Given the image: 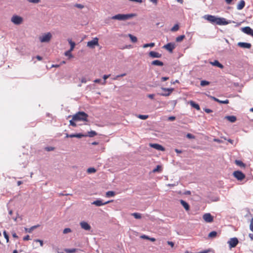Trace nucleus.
Masks as SVG:
<instances>
[{
  "label": "nucleus",
  "instance_id": "obj_1",
  "mask_svg": "<svg viewBox=\"0 0 253 253\" xmlns=\"http://www.w3.org/2000/svg\"><path fill=\"white\" fill-rule=\"evenodd\" d=\"M136 16V14L135 13H129L126 14H118L110 17V19L114 20H118L121 21H125L128 19H130Z\"/></svg>",
  "mask_w": 253,
  "mask_h": 253
},
{
  "label": "nucleus",
  "instance_id": "obj_2",
  "mask_svg": "<svg viewBox=\"0 0 253 253\" xmlns=\"http://www.w3.org/2000/svg\"><path fill=\"white\" fill-rule=\"evenodd\" d=\"M88 115L84 112L79 111L73 116V120L78 121L88 122Z\"/></svg>",
  "mask_w": 253,
  "mask_h": 253
},
{
  "label": "nucleus",
  "instance_id": "obj_3",
  "mask_svg": "<svg viewBox=\"0 0 253 253\" xmlns=\"http://www.w3.org/2000/svg\"><path fill=\"white\" fill-rule=\"evenodd\" d=\"M52 38V35L48 32L40 37V41L41 42H48Z\"/></svg>",
  "mask_w": 253,
  "mask_h": 253
},
{
  "label": "nucleus",
  "instance_id": "obj_4",
  "mask_svg": "<svg viewBox=\"0 0 253 253\" xmlns=\"http://www.w3.org/2000/svg\"><path fill=\"white\" fill-rule=\"evenodd\" d=\"M161 89L164 91H165V92L158 93V94L163 96H169L174 90L173 88H166L162 87H161Z\"/></svg>",
  "mask_w": 253,
  "mask_h": 253
},
{
  "label": "nucleus",
  "instance_id": "obj_5",
  "mask_svg": "<svg viewBox=\"0 0 253 253\" xmlns=\"http://www.w3.org/2000/svg\"><path fill=\"white\" fill-rule=\"evenodd\" d=\"M98 45H99L98 39L96 37L93 38L92 40L87 42V46L91 49L94 48L95 46Z\"/></svg>",
  "mask_w": 253,
  "mask_h": 253
},
{
  "label": "nucleus",
  "instance_id": "obj_6",
  "mask_svg": "<svg viewBox=\"0 0 253 253\" xmlns=\"http://www.w3.org/2000/svg\"><path fill=\"white\" fill-rule=\"evenodd\" d=\"M204 18L209 21L212 24H216L217 23V21L218 19V17H215V16L211 15H206L204 16Z\"/></svg>",
  "mask_w": 253,
  "mask_h": 253
},
{
  "label": "nucleus",
  "instance_id": "obj_7",
  "mask_svg": "<svg viewBox=\"0 0 253 253\" xmlns=\"http://www.w3.org/2000/svg\"><path fill=\"white\" fill-rule=\"evenodd\" d=\"M234 176L238 180H242L245 178V175L242 171L240 170L235 171L233 172Z\"/></svg>",
  "mask_w": 253,
  "mask_h": 253
},
{
  "label": "nucleus",
  "instance_id": "obj_8",
  "mask_svg": "<svg viewBox=\"0 0 253 253\" xmlns=\"http://www.w3.org/2000/svg\"><path fill=\"white\" fill-rule=\"evenodd\" d=\"M238 243V239L236 237L230 238L228 241V244H229V246L230 249L236 247Z\"/></svg>",
  "mask_w": 253,
  "mask_h": 253
},
{
  "label": "nucleus",
  "instance_id": "obj_9",
  "mask_svg": "<svg viewBox=\"0 0 253 253\" xmlns=\"http://www.w3.org/2000/svg\"><path fill=\"white\" fill-rule=\"evenodd\" d=\"M11 21L16 25H20L23 21V18L18 15H13L11 19Z\"/></svg>",
  "mask_w": 253,
  "mask_h": 253
},
{
  "label": "nucleus",
  "instance_id": "obj_10",
  "mask_svg": "<svg viewBox=\"0 0 253 253\" xmlns=\"http://www.w3.org/2000/svg\"><path fill=\"white\" fill-rule=\"evenodd\" d=\"M163 48L169 51L170 53L173 52V50L175 48V44L174 42H169L164 45Z\"/></svg>",
  "mask_w": 253,
  "mask_h": 253
},
{
  "label": "nucleus",
  "instance_id": "obj_11",
  "mask_svg": "<svg viewBox=\"0 0 253 253\" xmlns=\"http://www.w3.org/2000/svg\"><path fill=\"white\" fill-rule=\"evenodd\" d=\"M203 218L204 220L208 223H210L213 221V217L210 213H207L203 215Z\"/></svg>",
  "mask_w": 253,
  "mask_h": 253
},
{
  "label": "nucleus",
  "instance_id": "obj_12",
  "mask_svg": "<svg viewBox=\"0 0 253 253\" xmlns=\"http://www.w3.org/2000/svg\"><path fill=\"white\" fill-rule=\"evenodd\" d=\"M231 22L235 23L234 21H226L224 18H218L217 25H225L231 23Z\"/></svg>",
  "mask_w": 253,
  "mask_h": 253
},
{
  "label": "nucleus",
  "instance_id": "obj_13",
  "mask_svg": "<svg viewBox=\"0 0 253 253\" xmlns=\"http://www.w3.org/2000/svg\"><path fill=\"white\" fill-rule=\"evenodd\" d=\"M112 201H108L103 203L102 200H97L93 202L91 204L92 205H95L96 206L99 207V206L106 205V204L110 203Z\"/></svg>",
  "mask_w": 253,
  "mask_h": 253
},
{
  "label": "nucleus",
  "instance_id": "obj_14",
  "mask_svg": "<svg viewBox=\"0 0 253 253\" xmlns=\"http://www.w3.org/2000/svg\"><path fill=\"white\" fill-rule=\"evenodd\" d=\"M149 56L153 58H161L162 56V54L159 53V52L154 51H151L149 53Z\"/></svg>",
  "mask_w": 253,
  "mask_h": 253
},
{
  "label": "nucleus",
  "instance_id": "obj_15",
  "mask_svg": "<svg viewBox=\"0 0 253 253\" xmlns=\"http://www.w3.org/2000/svg\"><path fill=\"white\" fill-rule=\"evenodd\" d=\"M207 95L210 97V98H211V99H212L213 100L216 101V102H217L220 104H228L229 103V100L228 99H226L225 100H224V101H222V100H220L219 99L216 98V97H214V96H211L210 95Z\"/></svg>",
  "mask_w": 253,
  "mask_h": 253
},
{
  "label": "nucleus",
  "instance_id": "obj_16",
  "mask_svg": "<svg viewBox=\"0 0 253 253\" xmlns=\"http://www.w3.org/2000/svg\"><path fill=\"white\" fill-rule=\"evenodd\" d=\"M80 225L82 228L85 230L89 231L91 229L90 225L85 221H82L80 222Z\"/></svg>",
  "mask_w": 253,
  "mask_h": 253
},
{
  "label": "nucleus",
  "instance_id": "obj_17",
  "mask_svg": "<svg viewBox=\"0 0 253 253\" xmlns=\"http://www.w3.org/2000/svg\"><path fill=\"white\" fill-rule=\"evenodd\" d=\"M150 146L156 150H160V151H164L165 148L162 146L161 145H160L157 143H150Z\"/></svg>",
  "mask_w": 253,
  "mask_h": 253
},
{
  "label": "nucleus",
  "instance_id": "obj_18",
  "mask_svg": "<svg viewBox=\"0 0 253 253\" xmlns=\"http://www.w3.org/2000/svg\"><path fill=\"white\" fill-rule=\"evenodd\" d=\"M238 46L243 48L250 49L252 47L250 43L239 42L237 44Z\"/></svg>",
  "mask_w": 253,
  "mask_h": 253
},
{
  "label": "nucleus",
  "instance_id": "obj_19",
  "mask_svg": "<svg viewBox=\"0 0 253 253\" xmlns=\"http://www.w3.org/2000/svg\"><path fill=\"white\" fill-rule=\"evenodd\" d=\"M242 31L245 34L251 35L252 34L253 30L250 27H245L242 28Z\"/></svg>",
  "mask_w": 253,
  "mask_h": 253
},
{
  "label": "nucleus",
  "instance_id": "obj_20",
  "mask_svg": "<svg viewBox=\"0 0 253 253\" xmlns=\"http://www.w3.org/2000/svg\"><path fill=\"white\" fill-rule=\"evenodd\" d=\"M180 203L186 211L190 210V206L188 203L183 200H180Z\"/></svg>",
  "mask_w": 253,
  "mask_h": 253
},
{
  "label": "nucleus",
  "instance_id": "obj_21",
  "mask_svg": "<svg viewBox=\"0 0 253 253\" xmlns=\"http://www.w3.org/2000/svg\"><path fill=\"white\" fill-rule=\"evenodd\" d=\"M210 63L213 65L219 67L220 69H223L224 66L218 60H214L213 62H211Z\"/></svg>",
  "mask_w": 253,
  "mask_h": 253
},
{
  "label": "nucleus",
  "instance_id": "obj_22",
  "mask_svg": "<svg viewBox=\"0 0 253 253\" xmlns=\"http://www.w3.org/2000/svg\"><path fill=\"white\" fill-rule=\"evenodd\" d=\"M224 119L231 123H234L237 120L236 117L234 116H226L225 117Z\"/></svg>",
  "mask_w": 253,
  "mask_h": 253
},
{
  "label": "nucleus",
  "instance_id": "obj_23",
  "mask_svg": "<svg viewBox=\"0 0 253 253\" xmlns=\"http://www.w3.org/2000/svg\"><path fill=\"white\" fill-rule=\"evenodd\" d=\"M151 64L152 65L154 66H163L164 65V63L158 60H155L153 61Z\"/></svg>",
  "mask_w": 253,
  "mask_h": 253
},
{
  "label": "nucleus",
  "instance_id": "obj_24",
  "mask_svg": "<svg viewBox=\"0 0 253 253\" xmlns=\"http://www.w3.org/2000/svg\"><path fill=\"white\" fill-rule=\"evenodd\" d=\"M40 225L38 224L36 225H34L32 226L31 227L28 228H25V231L26 232L28 233H31L34 229L37 228L38 227H40Z\"/></svg>",
  "mask_w": 253,
  "mask_h": 253
},
{
  "label": "nucleus",
  "instance_id": "obj_25",
  "mask_svg": "<svg viewBox=\"0 0 253 253\" xmlns=\"http://www.w3.org/2000/svg\"><path fill=\"white\" fill-rule=\"evenodd\" d=\"M189 103L192 107H193L194 108H195L196 110H200V107L199 105L198 104L196 103V102H195L194 101L191 100L189 102Z\"/></svg>",
  "mask_w": 253,
  "mask_h": 253
},
{
  "label": "nucleus",
  "instance_id": "obj_26",
  "mask_svg": "<svg viewBox=\"0 0 253 253\" xmlns=\"http://www.w3.org/2000/svg\"><path fill=\"white\" fill-rule=\"evenodd\" d=\"M245 1L243 0H241L240 1L239 3L237 5V9L238 10H241L245 7Z\"/></svg>",
  "mask_w": 253,
  "mask_h": 253
},
{
  "label": "nucleus",
  "instance_id": "obj_27",
  "mask_svg": "<svg viewBox=\"0 0 253 253\" xmlns=\"http://www.w3.org/2000/svg\"><path fill=\"white\" fill-rule=\"evenodd\" d=\"M162 170V166L160 165L157 166L156 168L153 169L152 172L154 173L155 172H160Z\"/></svg>",
  "mask_w": 253,
  "mask_h": 253
},
{
  "label": "nucleus",
  "instance_id": "obj_28",
  "mask_svg": "<svg viewBox=\"0 0 253 253\" xmlns=\"http://www.w3.org/2000/svg\"><path fill=\"white\" fill-rule=\"evenodd\" d=\"M235 163L237 166L245 168L246 166V165L240 160H235Z\"/></svg>",
  "mask_w": 253,
  "mask_h": 253
},
{
  "label": "nucleus",
  "instance_id": "obj_29",
  "mask_svg": "<svg viewBox=\"0 0 253 253\" xmlns=\"http://www.w3.org/2000/svg\"><path fill=\"white\" fill-rule=\"evenodd\" d=\"M217 233L215 231L211 232L208 235L209 238H215L217 236Z\"/></svg>",
  "mask_w": 253,
  "mask_h": 253
},
{
  "label": "nucleus",
  "instance_id": "obj_30",
  "mask_svg": "<svg viewBox=\"0 0 253 253\" xmlns=\"http://www.w3.org/2000/svg\"><path fill=\"white\" fill-rule=\"evenodd\" d=\"M97 134L96 132V131H95L94 130H91L90 131H88V134H86V135H87V136H89L90 137H92L96 135Z\"/></svg>",
  "mask_w": 253,
  "mask_h": 253
},
{
  "label": "nucleus",
  "instance_id": "obj_31",
  "mask_svg": "<svg viewBox=\"0 0 253 253\" xmlns=\"http://www.w3.org/2000/svg\"><path fill=\"white\" fill-rule=\"evenodd\" d=\"M68 41L70 44V49L69 50H70V51H72L74 49L76 44L74 42H72L71 40L69 39Z\"/></svg>",
  "mask_w": 253,
  "mask_h": 253
},
{
  "label": "nucleus",
  "instance_id": "obj_32",
  "mask_svg": "<svg viewBox=\"0 0 253 253\" xmlns=\"http://www.w3.org/2000/svg\"><path fill=\"white\" fill-rule=\"evenodd\" d=\"M128 36L132 42H137V39L136 37L130 34H129Z\"/></svg>",
  "mask_w": 253,
  "mask_h": 253
},
{
  "label": "nucleus",
  "instance_id": "obj_33",
  "mask_svg": "<svg viewBox=\"0 0 253 253\" xmlns=\"http://www.w3.org/2000/svg\"><path fill=\"white\" fill-rule=\"evenodd\" d=\"M78 249L73 248V249H65V251L68 253H73L77 252L78 251Z\"/></svg>",
  "mask_w": 253,
  "mask_h": 253
},
{
  "label": "nucleus",
  "instance_id": "obj_34",
  "mask_svg": "<svg viewBox=\"0 0 253 253\" xmlns=\"http://www.w3.org/2000/svg\"><path fill=\"white\" fill-rule=\"evenodd\" d=\"M115 195V192L113 191H109L106 192V196L107 197H113Z\"/></svg>",
  "mask_w": 253,
  "mask_h": 253
},
{
  "label": "nucleus",
  "instance_id": "obj_35",
  "mask_svg": "<svg viewBox=\"0 0 253 253\" xmlns=\"http://www.w3.org/2000/svg\"><path fill=\"white\" fill-rule=\"evenodd\" d=\"M131 215L136 219H140L141 218V214L139 213L134 212L132 213Z\"/></svg>",
  "mask_w": 253,
  "mask_h": 253
},
{
  "label": "nucleus",
  "instance_id": "obj_36",
  "mask_svg": "<svg viewBox=\"0 0 253 253\" xmlns=\"http://www.w3.org/2000/svg\"><path fill=\"white\" fill-rule=\"evenodd\" d=\"M185 35H181L180 36L176 37L175 41L176 42H180L185 38Z\"/></svg>",
  "mask_w": 253,
  "mask_h": 253
},
{
  "label": "nucleus",
  "instance_id": "obj_37",
  "mask_svg": "<svg viewBox=\"0 0 253 253\" xmlns=\"http://www.w3.org/2000/svg\"><path fill=\"white\" fill-rule=\"evenodd\" d=\"M155 46V43L154 42H151V43H145L144 44H143V48H146V47H153Z\"/></svg>",
  "mask_w": 253,
  "mask_h": 253
},
{
  "label": "nucleus",
  "instance_id": "obj_38",
  "mask_svg": "<svg viewBox=\"0 0 253 253\" xmlns=\"http://www.w3.org/2000/svg\"><path fill=\"white\" fill-rule=\"evenodd\" d=\"M210 83L208 81L203 80L201 82L200 85L202 86H205L210 84Z\"/></svg>",
  "mask_w": 253,
  "mask_h": 253
},
{
  "label": "nucleus",
  "instance_id": "obj_39",
  "mask_svg": "<svg viewBox=\"0 0 253 253\" xmlns=\"http://www.w3.org/2000/svg\"><path fill=\"white\" fill-rule=\"evenodd\" d=\"M179 28V26L178 25V24H175L174 25V26L171 29V32H176L177 31V30H178Z\"/></svg>",
  "mask_w": 253,
  "mask_h": 253
},
{
  "label": "nucleus",
  "instance_id": "obj_40",
  "mask_svg": "<svg viewBox=\"0 0 253 253\" xmlns=\"http://www.w3.org/2000/svg\"><path fill=\"white\" fill-rule=\"evenodd\" d=\"M96 171V169L94 168H89L87 169V172L88 173H94Z\"/></svg>",
  "mask_w": 253,
  "mask_h": 253
},
{
  "label": "nucleus",
  "instance_id": "obj_41",
  "mask_svg": "<svg viewBox=\"0 0 253 253\" xmlns=\"http://www.w3.org/2000/svg\"><path fill=\"white\" fill-rule=\"evenodd\" d=\"M137 117L142 120H146L148 118V115H138Z\"/></svg>",
  "mask_w": 253,
  "mask_h": 253
},
{
  "label": "nucleus",
  "instance_id": "obj_42",
  "mask_svg": "<svg viewBox=\"0 0 253 253\" xmlns=\"http://www.w3.org/2000/svg\"><path fill=\"white\" fill-rule=\"evenodd\" d=\"M86 134H84L83 133H76V137L81 138L83 137H86Z\"/></svg>",
  "mask_w": 253,
  "mask_h": 253
},
{
  "label": "nucleus",
  "instance_id": "obj_43",
  "mask_svg": "<svg viewBox=\"0 0 253 253\" xmlns=\"http://www.w3.org/2000/svg\"><path fill=\"white\" fill-rule=\"evenodd\" d=\"M75 122V121L73 120V118L72 117V119L70 121V125L74 127L77 126V124Z\"/></svg>",
  "mask_w": 253,
  "mask_h": 253
},
{
  "label": "nucleus",
  "instance_id": "obj_44",
  "mask_svg": "<svg viewBox=\"0 0 253 253\" xmlns=\"http://www.w3.org/2000/svg\"><path fill=\"white\" fill-rule=\"evenodd\" d=\"M3 235L5 239L6 240V242L8 243L9 242V236L6 231H4L3 232Z\"/></svg>",
  "mask_w": 253,
  "mask_h": 253
},
{
  "label": "nucleus",
  "instance_id": "obj_45",
  "mask_svg": "<svg viewBox=\"0 0 253 253\" xmlns=\"http://www.w3.org/2000/svg\"><path fill=\"white\" fill-rule=\"evenodd\" d=\"M71 232H72V230L70 228H66L63 230V233L65 234H67L68 233H70Z\"/></svg>",
  "mask_w": 253,
  "mask_h": 253
},
{
  "label": "nucleus",
  "instance_id": "obj_46",
  "mask_svg": "<svg viewBox=\"0 0 253 253\" xmlns=\"http://www.w3.org/2000/svg\"><path fill=\"white\" fill-rule=\"evenodd\" d=\"M71 51H70V50H68L65 52V55L67 56H69V57H72L73 55L71 54Z\"/></svg>",
  "mask_w": 253,
  "mask_h": 253
},
{
  "label": "nucleus",
  "instance_id": "obj_47",
  "mask_svg": "<svg viewBox=\"0 0 253 253\" xmlns=\"http://www.w3.org/2000/svg\"><path fill=\"white\" fill-rule=\"evenodd\" d=\"M74 6L80 9L83 8L84 6L82 4L76 3L74 5Z\"/></svg>",
  "mask_w": 253,
  "mask_h": 253
},
{
  "label": "nucleus",
  "instance_id": "obj_48",
  "mask_svg": "<svg viewBox=\"0 0 253 253\" xmlns=\"http://www.w3.org/2000/svg\"><path fill=\"white\" fill-rule=\"evenodd\" d=\"M55 148L53 147H46L45 148V150L47 151H51L54 150Z\"/></svg>",
  "mask_w": 253,
  "mask_h": 253
},
{
  "label": "nucleus",
  "instance_id": "obj_49",
  "mask_svg": "<svg viewBox=\"0 0 253 253\" xmlns=\"http://www.w3.org/2000/svg\"><path fill=\"white\" fill-rule=\"evenodd\" d=\"M35 242H39V244H40V246L41 247H42L43 246V241L40 239H35L34 240Z\"/></svg>",
  "mask_w": 253,
  "mask_h": 253
},
{
  "label": "nucleus",
  "instance_id": "obj_50",
  "mask_svg": "<svg viewBox=\"0 0 253 253\" xmlns=\"http://www.w3.org/2000/svg\"><path fill=\"white\" fill-rule=\"evenodd\" d=\"M66 137H67V138L68 137H70V138L76 137V134H69L68 133H66Z\"/></svg>",
  "mask_w": 253,
  "mask_h": 253
},
{
  "label": "nucleus",
  "instance_id": "obj_51",
  "mask_svg": "<svg viewBox=\"0 0 253 253\" xmlns=\"http://www.w3.org/2000/svg\"><path fill=\"white\" fill-rule=\"evenodd\" d=\"M186 137L189 139H194L195 138V136L194 135L191 134V133H188L186 135Z\"/></svg>",
  "mask_w": 253,
  "mask_h": 253
},
{
  "label": "nucleus",
  "instance_id": "obj_52",
  "mask_svg": "<svg viewBox=\"0 0 253 253\" xmlns=\"http://www.w3.org/2000/svg\"><path fill=\"white\" fill-rule=\"evenodd\" d=\"M250 228L251 230L253 232V217L252 218L251 221Z\"/></svg>",
  "mask_w": 253,
  "mask_h": 253
},
{
  "label": "nucleus",
  "instance_id": "obj_53",
  "mask_svg": "<svg viewBox=\"0 0 253 253\" xmlns=\"http://www.w3.org/2000/svg\"><path fill=\"white\" fill-rule=\"evenodd\" d=\"M29 2L34 3H38L40 2V0H27Z\"/></svg>",
  "mask_w": 253,
  "mask_h": 253
},
{
  "label": "nucleus",
  "instance_id": "obj_54",
  "mask_svg": "<svg viewBox=\"0 0 253 253\" xmlns=\"http://www.w3.org/2000/svg\"><path fill=\"white\" fill-rule=\"evenodd\" d=\"M204 110L207 113H210L212 112V110L210 109L205 108Z\"/></svg>",
  "mask_w": 253,
  "mask_h": 253
},
{
  "label": "nucleus",
  "instance_id": "obj_55",
  "mask_svg": "<svg viewBox=\"0 0 253 253\" xmlns=\"http://www.w3.org/2000/svg\"><path fill=\"white\" fill-rule=\"evenodd\" d=\"M175 120V117L174 116H170L168 118V120L170 121H173Z\"/></svg>",
  "mask_w": 253,
  "mask_h": 253
},
{
  "label": "nucleus",
  "instance_id": "obj_56",
  "mask_svg": "<svg viewBox=\"0 0 253 253\" xmlns=\"http://www.w3.org/2000/svg\"><path fill=\"white\" fill-rule=\"evenodd\" d=\"M109 76H110V75H105L103 76V78L104 80V83H103V84H105L106 83L105 80L107 78H108Z\"/></svg>",
  "mask_w": 253,
  "mask_h": 253
},
{
  "label": "nucleus",
  "instance_id": "obj_57",
  "mask_svg": "<svg viewBox=\"0 0 253 253\" xmlns=\"http://www.w3.org/2000/svg\"><path fill=\"white\" fill-rule=\"evenodd\" d=\"M30 240L29 235H27L23 238V240L28 241Z\"/></svg>",
  "mask_w": 253,
  "mask_h": 253
},
{
  "label": "nucleus",
  "instance_id": "obj_58",
  "mask_svg": "<svg viewBox=\"0 0 253 253\" xmlns=\"http://www.w3.org/2000/svg\"><path fill=\"white\" fill-rule=\"evenodd\" d=\"M126 75V73H124V74H121V75H117L116 77V79H118L120 77H124Z\"/></svg>",
  "mask_w": 253,
  "mask_h": 253
},
{
  "label": "nucleus",
  "instance_id": "obj_59",
  "mask_svg": "<svg viewBox=\"0 0 253 253\" xmlns=\"http://www.w3.org/2000/svg\"><path fill=\"white\" fill-rule=\"evenodd\" d=\"M155 96V94H150L148 95V97L151 99H153Z\"/></svg>",
  "mask_w": 253,
  "mask_h": 253
},
{
  "label": "nucleus",
  "instance_id": "obj_60",
  "mask_svg": "<svg viewBox=\"0 0 253 253\" xmlns=\"http://www.w3.org/2000/svg\"><path fill=\"white\" fill-rule=\"evenodd\" d=\"M169 78L167 77H163L161 78V81L164 82L169 80Z\"/></svg>",
  "mask_w": 253,
  "mask_h": 253
},
{
  "label": "nucleus",
  "instance_id": "obj_61",
  "mask_svg": "<svg viewBox=\"0 0 253 253\" xmlns=\"http://www.w3.org/2000/svg\"><path fill=\"white\" fill-rule=\"evenodd\" d=\"M81 83H85L86 82V79L84 77V78H82V79L81 80Z\"/></svg>",
  "mask_w": 253,
  "mask_h": 253
},
{
  "label": "nucleus",
  "instance_id": "obj_62",
  "mask_svg": "<svg viewBox=\"0 0 253 253\" xmlns=\"http://www.w3.org/2000/svg\"><path fill=\"white\" fill-rule=\"evenodd\" d=\"M141 238L142 239H149V237H148V236H146L145 235H143L141 236Z\"/></svg>",
  "mask_w": 253,
  "mask_h": 253
},
{
  "label": "nucleus",
  "instance_id": "obj_63",
  "mask_svg": "<svg viewBox=\"0 0 253 253\" xmlns=\"http://www.w3.org/2000/svg\"><path fill=\"white\" fill-rule=\"evenodd\" d=\"M12 237L13 238H18V236L17 235V234H16L15 232H12Z\"/></svg>",
  "mask_w": 253,
  "mask_h": 253
},
{
  "label": "nucleus",
  "instance_id": "obj_64",
  "mask_svg": "<svg viewBox=\"0 0 253 253\" xmlns=\"http://www.w3.org/2000/svg\"><path fill=\"white\" fill-rule=\"evenodd\" d=\"M168 244L170 245L171 247L174 246V243L171 241H168Z\"/></svg>",
  "mask_w": 253,
  "mask_h": 253
}]
</instances>
